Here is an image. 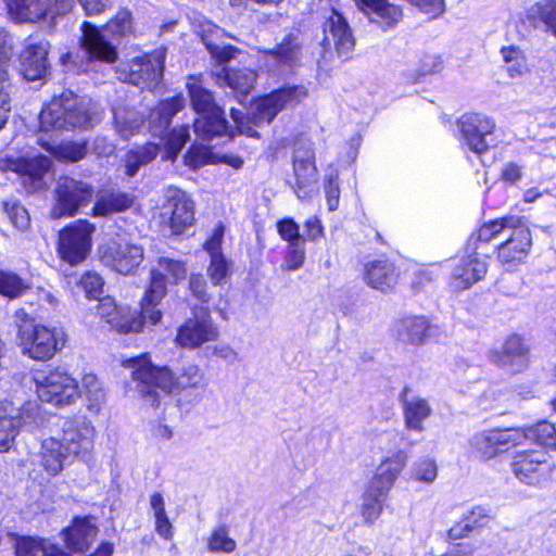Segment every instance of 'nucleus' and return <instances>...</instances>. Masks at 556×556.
Instances as JSON below:
<instances>
[{
    "instance_id": "de8ad7c7",
    "label": "nucleus",
    "mask_w": 556,
    "mask_h": 556,
    "mask_svg": "<svg viewBox=\"0 0 556 556\" xmlns=\"http://www.w3.org/2000/svg\"><path fill=\"white\" fill-rule=\"evenodd\" d=\"M388 493L376 491L370 484L367 485L364 495L361 513L367 523H374L381 515Z\"/></svg>"
},
{
    "instance_id": "f704fd0d",
    "label": "nucleus",
    "mask_w": 556,
    "mask_h": 556,
    "mask_svg": "<svg viewBox=\"0 0 556 556\" xmlns=\"http://www.w3.org/2000/svg\"><path fill=\"white\" fill-rule=\"evenodd\" d=\"M402 402L405 427L412 431L422 432L424 421L432 414L428 400L416 395L410 396L409 390L405 388Z\"/></svg>"
},
{
    "instance_id": "20e7f679",
    "label": "nucleus",
    "mask_w": 556,
    "mask_h": 556,
    "mask_svg": "<svg viewBox=\"0 0 556 556\" xmlns=\"http://www.w3.org/2000/svg\"><path fill=\"white\" fill-rule=\"evenodd\" d=\"M187 89L192 109L199 115L193 124L197 136L202 140L232 136V126L226 121L223 109L216 104L212 92L202 86L200 79L189 77Z\"/></svg>"
},
{
    "instance_id": "ddd939ff",
    "label": "nucleus",
    "mask_w": 556,
    "mask_h": 556,
    "mask_svg": "<svg viewBox=\"0 0 556 556\" xmlns=\"http://www.w3.org/2000/svg\"><path fill=\"white\" fill-rule=\"evenodd\" d=\"M93 187L83 180L60 177L55 188V204L52 208L54 218L71 217L87 206L93 197Z\"/></svg>"
},
{
    "instance_id": "0e129e2a",
    "label": "nucleus",
    "mask_w": 556,
    "mask_h": 556,
    "mask_svg": "<svg viewBox=\"0 0 556 556\" xmlns=\"http://www.w3.org/2000/svg\"><path fill=\"white\" fill-rule=\"evenodd\" d=\"M103 285L102 277L94 271H87L79 279V286L89 299L99 298L103 291Z\"/></svg>"
},
{
    "instance_id": "473e14b6",
    "label": "nucleus",
    "mask_w": 556,
    "mask_h": 556,
    "mask_svg": "<svg viewBox=\"0 0 556 556\" xmlns=\"http://www.w3.org/2000/svg\"><path fill=\"white\" fill-rule=\"evenodd\" d=\"M215 83L219 87H229L238 97H247L256 83V72L250 68L233 70L226 66L213 71Z\"/></svg>"
},
{
    "instance_id": "0eeeda50",
    "label": "nucleus",
    "mask_w": 556,
    "mask_h": 556,
    "mask_svg": "<svg viewBox=\"0 0 556 556\" xmlns=\"http://www.w3.org/2000/svg\"><path fill=\"white\" fill-rule=\"evenodd\" d=\"M42 419L37 402H26L18 406L10 400L0 401V452L11 450L21 429L34 431Z\"/></svg>"
},
{
    "instance_id": "8fccbe9b",
    "label": "nucleus",
    "mask_w": 556,
    "mask_h": 556,
    "mask_svg": "<svg viewBox=\"0 0 556 556\" xmlns=\"http://www.w3.org/2000/svg\"><path fill=\"white\" fill-rule=\"evenodd\" d=\"M527 17L533 23L541 21L556 36V0H543L531 5Z\"/></svg>"
},
{
    "instance_id": "c9c22d12",
    "label": "nucleus",
    "mask_w": 556,
    "mask_h": 556,
    "mask_svg": "<svg viewBox=\"0 0 556 556\" xmlns=\"http://www.w3.org/2000/svg\"><path fill=\"white\" fill-rule=\"evenodd\" d=\"M364 278L372 289L386 292L396 285L399 273L390 261L375 260L365 265Z\"/></svg>"
},
{
    "instance_id": "dca6fc26",
    "label": "nucleus",
    "mask_w": 556,
    "mask_h": 556,
    "mask_svg": "<svg viewBox=\"0 0 556 556\" xmlns=\"http://www.w3.org/2000/svg\"><path fill=\"white\" fill-rule=\"evenodd\" d=\"M101 262L122 275L132 274L143 261L142 247L125 239H112L99 248Z\"/></svg>"
},
{
    "instance_id": "a878e982",
    "label": "nucleus",
    "mask_w": 556,
    "mask_h": 556,
    "mask_svg": "<svg viewBox=\"0 0 556 556\" xmlns=\"http://www.w3.org/2000/svg\"><path fill=\"white\" fill-rule=\"evenodd\" d=\"M325 48L333 47L338 55L342 59H349L355 47V38L345 17L336 10L326 18L324 23Z\"/></svg>"
},
{
    "instance_id": "f8f14e48",
    "label": "nucleus",
    "mask_w": 556,
    "mask_h": 556,
    "mask_svg": "<svg viewBox=\"0 0 556 556\" xmlns=\"http://www.w3.org/2000/svg\"><path fill=\"white\" fill-rule=\"evenodd\" d=\"M308 97L305 86H283L258 98L253 103L252 119L255 125L269 124L279 112L300 104Z\"/></svg>"
},
{
    "instance_id": "c756f323",
    "label": "nucleus",
    "mask_w": 556,
    "mask_h": 556,
    "mask_svg": "<svg viewBox=\"0 0 556 556\" xmlns=\"http://www.w3.org/2000/svg\"><path fill=\"white\" fill-rule=\"evenodd\" d=\"M408 454L404 450H397L381 459L376 471L368 482L376 491L389 494L399 476L407 465Z\"/></svg>"
},
{
    "instance_id": "052dcab7",
    "label": "nucleus",
    "mask_w": 556,
    "mask_h": 556,
    "mask_svg": "<svg viewBox=\"0 0 556 556\" xmlns=\"http://www.w3.org/2000/svg\"><path fill=\"white\" fill-rule=\"evenodd\" d=\"M207 276L214 286L224 285L230 276V262L225 256H213L207 267Z\"/></svg>"
},
{
    "instance_id": "4d7b16f0",
    "label": "nucleus",
    "mask_w": 556,
    "mask_h": 556,
    "mask_svg": "<svg viewBox=\"0 0 556 556\" xmlns=\"http://www.w3.org/2000/svg\"><path fill=\"white\" fill-rule=\"evenodd\" d=\"M438 477V465L433 458L425 457L415 462L410 469V478L415 481L432 484Z\"/></svg>"
},
{
    "instance_id": "1a4fd4ad",
    "label": "nucleus",
    "mask_w": 556,
    "mask_h": 556,
    "mask_svg": "<svg viewBox=\"0 0 556 556\" xmlns=\"http://www.w3.org/2000/svg\"><path fill=\"white\" fill-rule=\"evenodd\" d=\"M34 382L39 400L55 407L72 405L79 397L78 382L65 370L37 371Z\"/></svg>"
},
{
    "instance_id": "6ab92c4d",
    "label": "nucleus",
    "mask_w": 556,
    "mask_h": 556,
    "mask_svg": "<svg viewBox=\"0 0 556 556\" xmlns=\"http://www.w3.org/2000/svg\"><path fill=\"white\" fill-rule=\"evenodd\" d=\"M51 165V160L45 155L0 159V170L17 174L28 192L43 187V176L50 170Z\"/></svg>"
},
{
    "instance_id": "cd10ccee",
    "label": "nucleus",
    "mask_w": 556,
    "mask_h": 556,
    "mask_svg": "<svg viewBox=\"0 0 556 556\" xmlns=\"http://www.w3.org/2000/svg\"><path fill=\"white\" fill-rule=\"evenodd\" d=\"M187 276V267L182 261L160 257L156 267L151 270L150 287L152 296L164 298L167 285H177Z\"/></svg>"
},
{
    "instance_id": "79ce46f5",
    "label": "nucleus",
    "mask_w": 556,
    "mask_h": 556,
    "mask_svg": "<svg viewBox=\"0 0 556 556\" xmlns=\"http://www.w3.org/2000/svg\"><path fill=\"white\" fill-rule=\"evenodd\" d=\"M15 554L16 556H71L56 545L43 539L29 536L16 539Z\"/></svg>"
},
{
    "instance_id": "a18cd8bd",
    "label": "nucleus",
    "mask_w": 556,
    "mask_h": 556,
    "mask_svg": "<svg viewBox=\"0 0 556 556\" xmlns=\"http://www.w3.org/2000/svg\"><path fill=\"white\" fill-rule=\"evenodd\" d=\"M79 396H84L90 412H99L105 402V390L96 375H84L79 387Z\"/></svg>"
},
{
    "instance_id": "5fc2aeb1",
    "label": "nucleus",
    "mask_w": 556,
    "mask_h": 556,
    "mask_svg": "<svg viewBox=\"0 0 556 556\" xmlns=\"http://www.w3.org/2000/svg\"><path fill=\"white\" fill-rule=\"evenodd\" d=\"M513 223H517V217L507 216L485 223L478 230V241L486 243L496 238H504Z\"/></svg>"
},
{
    "instance_id": "f257e3e1",
    "label": "nucleus",
    "mask_w": 556,
    "mask_h": 556,
    "mask_svg": "<svg viewBox=\"0 0 556 556\" xmlns=\"http://www.w3.org/2000/svg\"><path fill=\"white\" fill-rule=\"evenodd\" d=\"M137 381V389L147 404L157 407L161 397L186 389H204L207 384L204 372L195 364H186L176 374L167 366H154L148 354L123 361Z\"/></svg>"
},
{
    "instance_id": "c03bdc74",
    "label": "nucleus",
    "mask_w": 556,
    "mask_h": 556,
    "mask_svg": "<svg viewBox=\"0 0 556 556\" xmlns=\"http://www.w3.org/2000/svg\"><path fill=\"white\" fill-rule=\"evenodd\" d=\"M159 152L160 147L154 142L130 149L125 155V174L134 177L139 168L154 160Z\"/></svg>"
},
{
    "instance_id": "bb28decb",
    "label": "nucleus",
    "mask_w": 556,
    "mask_h": 556,
    "mask_svg": "<svg viewBox=\"0 0 556 556\" xmlns=\"http://www.w3.org/2000/svg\"><path fill=\"white\" fill-rule=\"evenodd\" d=\"M489 359L510 372H518L528 366L529 349L520 336L513 334L505 340L501 350L489 352Z\"/></svg>"
},
{
    "instance_id": "f03ea898",
    "label": "nucleus",
    "mask_w": 556,
    "mask_h": 556,
    "mask_svg": "<svg viewBox=\"0 0 556 556\" xmlns=\"http://www.w3.org/2000/svg\"><path fill=\"white\" fill-rule=\"evenodd\" d=\"M102 110L92 100L79 99L72 91H63L47 103L39 115L42 132L89 128L100 122Z\"/></svg>"
},
{
    "instance_id": "423d86ee",
    "label": "nucleus",
    "mask_w": 556,
    "mask_h": 556,
    "mask_svg": "<svg viewBox=\"0 0 556 556\" xmlns=\"http://www.w3.org/2000/svg\"><path fill=\"white\" fill-rule=\"evenodd\" d=\"M456 125L460 147L478 157L501 143L494 119L483 113H465L457 119Z\"/></svg>"
},
{
    "instance_id": "bf43d9fd",
    "label": "nucleus",
    "mask_w": 556,
    "mask_h": 556,
    "mask_svg": "<svg viewBox=\"0 0 556 556\" xmlns=\"http://www.w3.org/2000/svg\"><path fill=\"white\" fill-rule=\"evenodd\" d=\"M215 162L216 160L214 154L205 146L192 144L185 155V164L192 169H197Z\"/></svg>"
},
{
    "instance_id": "4be33fe9",
    "label": "nucleus",
    "mask_w": 556,
    "mask_h": 556,
    "mask_svg": "<svg viewBox=\"0 0 556 556\" xmlns=\"http://www.w3.org/2000/svg\"><path fill=\"white\" fill-rule=\"evenodd\" d=\"M504 242L497 247L498 261L508 268L523 262L532 245L530 229L517 217V223L509 226Z\"/></svg>"
},
{
    "instance_id": "680f3d73",
    "label": "nucleus",
    "mask_w": 556,
    "mask_h": 556,
    "mask_svg": "<svg viewBox=\"0 0 556 556\" xmlns=\"http://www.w3.org/2000/svg\"><path fill=\"white\" fill-rule=\"evenodd\" d=\"M132 18L131 13L128 10H119L115 17L112 18L106 25L105 30L113 34L114 36L123 37L128 36L132 33Z\"/></svg>"
},
{
    "instance_id": "338daca9",
    "label": "nucleus",
    "mask_w": 556,
    "mask_h": 556,
    "mask_svg": "<svg viewBox=\"0 0 556 556\" xmlns=\"http://www.w3.org/2000/svg\"><path fill=\"white\" fill-rule=\"evenodd\" d=\"M277 230L281 239L289 244L305 242L300 235V227L292 218H285L277 223Z\"/></svg>"
},
{
    "instance_id": "f3484780",
    "label": "nucleus",
    "mask_w": 556,
    "mask_h": 556,
    "mask_svg": "<svg viewBox=\"0 0 556 556\" xmlns=\"http://www.w3.org/2000/svg\"><path fill=\"white\" fill-rule=\"evenodd\" d=\"M295 182L293 190L299 200L306 201L317 193V167L311 143L299 142L293 153Z\"/></svg>"
},
{
    "instance_id": "2eb2a0df",
    "label": "nucleus",
    "mask_w": 556,
    "mask_h": 556,
    "mask_svg": "<svg viewBox=\"0 0 556 556\" xmlns=\"http://www.w3.org/2000/svg\"><path fill=\"white\" fill-rule=\"evenodd\" d=\"M526 441V427L495 428L476 433L470 445L481 458L489 460Z\"/></svg>"
},
{
    "instance_id": "4c0bfd02",
    "label": "nucleus",
    "mask_w": 556,
    "mask_h": 556,
    "mask_svg": "<svg viewBox=\"0 0 556 556\" xmlns=\"http://www.w3.org/2000/svg\"><path fill=\"white\" fill-rule=\"evenodd\" d=\"M132 197L125 192L111 190L99 191L92 207V216L105 217L111 214L124 212L132 205Z\"/></svg>"
},
{
    "instance_id": "7c9ffc66",
    "label": "nucleus",
    "mask_w": 556,
    "mask_h": 556,
    "mask_svg": "<svg viewBox=\"0 0 556 556\" xmlns=\"http://www.w3.org/2000/svg\"><path fill=\"white\" fill-rule=\"evenodd\" d=\"M354 5L376 23L381 29L387 30L396 25L402 18V10L389 3L387 0H351Z\"/></svg>"
},
{
    "instance_id": "09e8293b",
    "label": "nucleus",
    "mask_w": 556,
    "mask_h": 556,
    "mask_svg": "<svg viewBox=\"0 0 556 556\" xmlns=\"http://www.w3.org/2000/svg\"><path fill=\"white\" fill-rule=\"evenodd\" d=\"M150 507L153 511L156 533L165 540H170L173 538V526L167 517L165 501L161 493L156 492L150 496Z\"/></svg>"
},
{
    "instance_id": "412c9836",
    "label": "nucleus",
    "mask_w": 556,
    "mask_h": 556,
    "mask_svg": "<svg viewBox=\"0 0 556 556\" xmlns=\"http://www.w3.org/2000/svg\"><path fill=\"white\" fill-rule=\"evenodd\" d=\"M475 249H467L465 255L453 261V269L450 277V287L454 291H464L482 280L488 271L485 257H482Z\"/></svg>"
},
{
    "instance_id": "603ef678",
    "label": "nucleus",
    "mask_w": 556,
    "mask_h": 556,
    "mask_svg": "<svg viewBox=\"0 0 556 556\" xmlns=\"http://www.w3.org/2000/svg\"><path fill=\"white\" fill-rule=\"evenodd\" d=\"M501 54L509 77L517 78L528 73V63L521 50L515 47H503Z\"/></svg>"
},
{
    "instance_id": "b1692460",
    "label": "nucleus",
    "mask_w": 556,
    "mask_h": 556,
    "mask_svg": "<svg viewBox=\"0 0 556 556\" xmlns=\"http://www.w3.org/2000/svg\"><path fill=\"white\" fill-rule=\"evenodd\" d=\"M93 438L94 427L84 416L67 418L62 424V441L73 458L88 455L93 447Z\"/></svg>"
},
{
    "instance_id": "6e6552de",
    "label": "nucleus",
    "mask_w": 556,
    "mask_h": 556,
    "mask_svg": "<svg viewBox=\"0 0 556 556\" xmlns=\"http://www.w3.org/2000/svg\"><path fill=\"white\" fill-rule=\"evenodd\" d=\"M510 467L514 476L527 485L544 489L556 483V465L543 451H517Z\"/></svg>"
},
{
    "instance_id": "774afa93",
    "label": "nucleus",
    "mask_w": 556,
    "mask_h": 556,
    "mask_svg": "<svg viewBox=\"0 0 556 556\" xmlns=\"http://www.w3.org/2000/svg\"><path fill=\"white\" fill-rule=\"evenodd\" d=\"M525 166L515 161H508L501 167L500 178L505 184L516 185L523 177Z\"/></svg>"
},
{
    "instance_id": "2f4dec72",
    "label": "nucleus",
    "mask_w": 556,
    "mask_h": 556,
    "mask_svg": "<svg viewBox=\"0 0 556 556\" xmlns=\"http://www.w3.org/2000/svg\"><path fill=\"white\" fill-rule=\"evenodd\" d=\"M13 51L12 35L0 30V129L5 125L10 112V83L4 65L11 60Z\"/></svg>"
},
{
    "instance_id": "864d4df0",
    "label": "nucleus",
    "mask_w": 556,
    "mask_h": 556,
    "mask_svg": "<svg viewBox=\"0 0 556 556\" xmlns=\"http://www.w3.org/2000/svg\"><path fill=\"white\" fill-rule=\"evenodd\" d=\"M206 547L211 553L230 554L237 548V543L230 538L228 528L219 526L211 531L206 540Z\"/></svg>"
},
{
    "instance_id": "49530a36",
    "label": "nucleus",
    "mask_w": 556,
    "mask_h": 556,
    "mask_svg": "<svg viewBox=\"0 0 556 556\" xmlns=\"http://www.w3.org/2000/svg\"><path fill=\"white\" fill-rule=\"evenodd\" d=\"M39 143L46 151L62 162H77L86 154V146L84 143L65 141L54 144L42 139L39 140Z\"/></svg>"
},
{
    "instance_id": "39448f33",
    "label": "nucleus",
    "mask_w": 556,
    "mask_h": 556,
    "mask_svg": "<svg viewBox=\"0 0 556 556\" xmlns=\"http://www.w3.org/2000/svg\"><path fill=\"white\" fill-rule=\"evenodd\" d=\"M185 105L182 96H175L161 101L154 108L149 117L150 131L154 137H160L163 146V160H175L186 142L189 140L188 126H180L167 132L173 116Z\"/></svg>"
},
{
    "instance_id": "ea45409f",
    "label": "nucleus",
    "mask_w": 556,
    "mask_h": 556,
    "mask_svg": "<svg viewBox=\"0 0 556 556\" xmlns=\"http://www.w3.org/2000/svg\"><path fill=\"white\" fill-rule=\"evenodd\" d=\"M278 70L291 68L301 60V42L298 36L289 35L275 50L264 51Z\"/></svg>"
},
{
    "instance_id": "13d9d810",
    "label": "nucleus",
    "mask_w": 556,
    "mask_h": 556,
    "mask_svg": "<svg viewBox=\"0 0 556 556\" xmlns=\"http://www.w3.org/2000/svg\"><path fill=\"white\" fill-rule=\"evenodd\" d=\"M163 298L152 296L151 288L144 294L141 301V312H137V316L141 319L142 326L146 321L150 325H156L162 319V312L157 308Z\"/></svg>"
},
{
    "instance_id": "5701e85b",
    "label": "nucleus",
    "mask_w": 556,
    "mask_h": 556,
    "mask_svg": "<svg viewBox=\"0 0 556 556\" xmlns=\"http://www.w3.org/2000/svg\"><path fill=\"white\" fill-rule=\"evenodd\" d=\"M50 43L38 37H28L20 53V72L29 81L42 79L49 70Z\"/></svg>"
},
{
    "instance_id": "4468645a",
    "label": "nucleus",
    "mask_w": 556,
    "mask_h": 556,
    "mask_svg": "<svg viewBox=\"0 0 556 556\" xmlns=\"http://www.w3.org/2000/svg\"><path fill=\"white\" fill-rule=\"evenodd\" d=\"M94 226L85 219H79L65 227L59 233L58 253L71 265L85 261L92 247Z\"/></svg>"
},
{
    "instance_id": "3c124183",
    "label": "nucleus",
    "mask_w": 556,
    "mask_h": 556,
    "mask_svg": "<svg viewBox=\"0 0 556 556\" xmlns=\"http://www.w3.org/2000/svg\"><path fill=\"white\" fill-rule=\"evenodd\" d=\"M527 441H533L539 445L556 450V428L548 421H540L536 425L526 427Z\"/></svg>"
},
{
    "instance_id": "aec40b11",
    "label": "nucleus",
    "mask_w": 556,
    "mask_h": 556,
    "mask_svg": "<svg viewBox=\"0 0 556 556\" xmlns=\"http://www.w3.org/2000/svg\"><path fill=\"white\" fill-rule=\"evenodd\" d=\"M165 203L162 206V217L174 235H180L193 224V202L188 194L174 187H169L164 193Z\"/></svg>"
},
{
    "instance_id": "7ed1b4c3",
    "label": "nucleus",
    "mask_w": 556,
    "mask_h": 556,
    "mask_svg": "<svg viewBox=\"0 0 556 556\" xmlns=\"http://www.w3.org/2000/svg\"><path fill=\"white\" fill-rule=\"evenodd\" d=\"M16 343L23 355L38 362L51 359L66 343V333L62 328L49 327L36 323L24 308L14 313Z\"/></svg>"
},
{
    "instance_id": "e2e57ef3",
    "label": "nucleus",
    "mask_w": 556,
    "mask_h": 556,
    "mask_svg": "<svg viewBox=\"0 0 556 556\" xmlns=\"http://www.w3.org/2000/svg\"><path fill=\"white\" fill-rule=\"evenodd\" d=\"M305 262V242L288 244L283 268L289 271L296 270Z\"/></svg>"
},
{
    "instance_id": "a211bd4d",
    "label": "nucleus",
    "mask_w": 556,
    "mask_h": 556,
    "mask_svg": "<svg viewBox=\"0 0 556 556\" xmlns=\"http://www.w3.org/2000/svg\"><path fill=\"white\" fill-rule=\"evenodd\" d=\"M219 331L207 309L197 311L177 330L176 342L185 349H199L218 338Z\"/></svg>"
},
{
    "instance_id": "e433bc0d",
    "label": "nucleus",
    "mask_w": 556,
    "mask_h": 556,
    "mask_svg": "<svg viewBox=\"0 0 556 556\" xmlns=\"http://www.w3.org/2000/svg\"><path fill=\"white\" fill-rule=\"evenodd\" d=\"M41 465L49 476H56L62 471L65 462L72 457L65 451V444L62 439L54 437L47 438L41 443Z\"/></svg>"
},
{
    "instance_id": "a19ab883",
    "label": "nucleus",
    "mask_w": 556,
    "mask_h": 556,
    "mask_svg": "<svg viewBox=\"0 0 556 556\" xmlns=\"http://www.w3.org/2000/svg\"><path fill=\"white\" fill-rule=\"evenodd\" d=\"M113 116L115 130L124 140L137 135L143 125L142 115L126 105H114Z\"/></svg>"
},
{
    "instance_id": "69168bd1",
    "label": "nucleus",
    "mask_w": 556,
    "mask_h": 556,
    "mask_svg": "<svg viewBox=\"0 0 556 556\" xmlns=\"http://www.w3.org/2000/svg\"><path fill=\"white\" fill-rule=\"evenodd\" d=\"M4 211L11 223L20 230H26L30 224L28 212L21 204L13 202L4 203Z\"/></svg>"
},
{
    "instance_id": "c85d7f7f",
    "label": "nucleus",
    "mask_w": 556,
    "mask_h": 556,
    "mask_svg": "<svg viewBox=\"0 0 556 556\" xmlns=\"http://www.w3.org/2000/svg\"><path fill=\"white\" fill-rule=\"evenodd\" d=\"M80 45L89 60L113 63L117 59L116 47L105 39L101 29L89 22L81 25Z\"/></svg>"
},
{
    "instance_id": "37998d69",
    "label": "nucleus",
    "mask_w": 556,
    "mask_h": 556,
    "mask_svg": "<svg viewBox=\"0 0 556 556\" xmlns=\"http://www.w3.org/2000/svg\"><path fill=\"white\" fill-rule=\"evenodd\" d=\"M224 34V30L220 29L218 26L211 22H206L203 24L202 28V40L204 45L206 46L208 52L211 53L212 58H214L216 61L223 63L228 62L231 59L236 56V53L238 52V49L232 46H223L213 42L212 37H220Z\"/></svg>"
},
{
    "instance_id": "6e6d98bb",
    "label": "nucleus",
    "mask_w": 556,
    "mask_h": 556,
    "mask_svg": "<svg viewBox=\"0 0 556 556\" xmlns=\"http://www.w3.org/2000/svg\"><path fill=\"white\" fill-rule=\"evenodd\" d=\"M28 289L27 283L15 273L0 269V294L9 299L22 296Z\"/></svg>"
},
{
    "instance_id": "9b49d317",
    "label": "nucleus",
    "mask_w": 556,
    "mask_h": 556,
    "mask_svg": "<svg viewBox=\"0 0 556 556\" xmlns=\"http://www.w3.org/2000/svg\"><path fill=\"white\" fill-rule=\"evenodd\" d=\"M165 50L155 49L151 53L132 59L129 63L121 64L116 74L119 80L141 89L157 85L163 75Z\"/></svg>"
},
{
    "instance_id": "9d476101",
    "label": "nucleus",
    "mask_w": 556,
    "mask_h": 556,
    "mask_svg": "<svg viewBox=\"0 0 556 556\" xmlns=\"http://www.w3.org/2000/svg\"><path fill=\"white\" fill-rule=\"evenodd\" d=\"M10 17L17 23H38L53 25L58 17L68 14L74 0H3Z\"/></svg>"
},
{
    "instance_id": "393cba45",
    "label": "nucleus",
    "mask_w": 556,
    "mask_h": 556,
    "mask_svg": "<svg viewBox=\"0 0 556 556\" xmlns=\"http://www.w3.org/2000/svg\"><path fill=\"white\" fill-rule=\"evenodd\" d=\"M96 314L119 333H131L142 330V321L137 316V311L127 306L118 307L111 296L100 300L96 306Z\"/></svg>"
},
{
    "instance_id": "72a5a7b5",
    "label": "nucleus",
    "mask_w": 556,
    "mask_h": 556,
    "mask_svg": "<svg viewBox=\"0 0 556 556\" xmlns=\"http://www.w3.org/2000/svg\"><path fill=\"white\" fill-rule=\"evenodd\" d=\"M97 528L88 517L75 518L62 534L66 547L73 553H85L97 536Z\"/></svg>"
},
{
    "instance_id": "58836bf2",
    "label": "nucleus",
    "mask_w": 556,
    "mask_h": 556,
    "mask_svg": "<svg viewBox=\"0 0 556 556\" xmlns=\"http://www.w3.org/2000/svg\"><path fill=\"white\" fill-rule=\"evenodd\" d=\"M433 327L422 316H409L396 324L400 340L410 344H421L431 336Z\"/></svg>"
}]
</instances>
